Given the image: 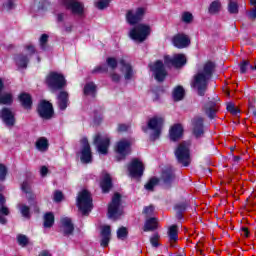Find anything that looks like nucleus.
Segmentation results:
<instances>
[{
    "label": "nucleus",
    "instance_id": "393cba45",
    "mask_svg": "<svg viewBox=\"0 0 256 256\" xmlns=\"http://www.w3.org/2000/svg\"><path fill=\"white\" fill-rule=\"evenodd\" d=\"M100 187H101L103 193H109L110 189L113 187V182H112L111 176L109 174L104 173L102 175Z\"/></svg>",
    "mask_w": 256,
    "mask_h": 256
},
{
    "label": "nucleus",
    "instance_id": "774afa93",
    "mask_svg": "<svg viewBox=\"0 0 256 256\" xmlns=\"http://www.w3.org/2000/svg\"><path fill=\"white\" fill-rule=\"evenodd\" d=\"M40 256H51V253H49L47 250H44L40 253Z\"/></svg>",
    "mask_w": 256,
    "mask_h": 256
},
{
    "label": "nucleus",
    "instance_id": "1a4fd4ad",
    "mask_svg": "<svg viewBox=\"0 0 256 256\" xmlns=\"http://www.w3.org/2000/svg\"><path fill=\"white\" fill-rule=\"evenodd\" d=\"M163 118L162 117H153L148 122V127L152 131H154L153 134H151L152 141H155L156 139H159L161 135V129L163 127Z\"/></svg>",
    "mask_w": 256,
    "mask_h": 256
},
{
    "label": "nucleus",
    "instance_id": "6e6552de",
    "mask_svg": "<svg viewBox=\"0 0 256 256\" xmlns=\"http://www.w3.org/2000/svg\"><path fill=\"white\" fill-rule=\"evenodd\" d=\"M115 151L118 155L117 161L125 159V157H127V155L131 153V141H129L128 139L120 140L115 146Z\"/></svg>",
    "mask_w": 256,
    "mask_h": 256
},
{
    "label": "nucleus",
    "instance_id": "052dcab7",
    "mask_svg": "<svg viewBox=\"0 0 256 256\" xmlns=\"http://www.w3.org/2000/svg\"><path fill=\"white\" fill-rule=\"evenodd\" d=\"M4 7L8 10H11L15 8V4L13 3V0H9L6 4H4Z\"/></svg>",
    "mask_w": 256,
    "mask_h": 256
},
{
    "label": "nucleus",
    "instance_id": "2eb2a0df",
    "mask_svg": "<svg viewBox=\"0 0 256 256\" xmlns=\"http://www.w3.org/2000/svg\"><path fill=\"white\" fill-rule=\"evenodd\" d=\"M62 5L66 7L73 15H83V4L77 0H60Z\"/></svg>",
    "mask_w": 256,
    "mask_h": 256
},
{
    "label": "nucleus",
    "instance_id": "864d4df0",
    "mask_svg": "<svg viewBox=\"0 0 256 256\" xmlns=\"http://www.w3.org/2000/svg\"><path fill=\"white\" fill-rule=\"evenodd\" d=\"M227 111L231 113L232 115H239V108L235 107V104L229 103L227 105Z\"/></svg>",
    "mask_w": 256,
    "mask_h": 256
},
{
    "label": "nucleus",
    "instance_id": "dca6fc26",
    "mask_svg": "<svg viewBox=\"0 0 256 256\" xmlns=\"http://www.w3.org/2000/svg\"><path fill=\"white\" fill-rule=\"evenodd\" d=\"M81 145L83 146L80 157L82 163H91L93 161V155L91 154L89 140H87V138H82Z\"/></svg>",
    "mask_w": 256,
    "mask_h": 256
},
{
    "label": "nucleus",
    "instance_id": "e2e57ef3",
    "mask_svg": "<svg viewBox=\"0 0 256 256\" xmlns=\"http://www.w3.org/2000/svg\"><path fill=\"white\" fill-rule=\"evenodd\" d=\"M47 173H49V169L46 166H42L40 169V175L42 177H45V175H47Z\"/></svg>",
    "mask_w": 256,
    "mask_h": 256
},
{
    "label": "nucleus",
    "instance_id": "603ef678",
    "mask_svg": "<svg viewBox=\"0 0 256 256\" xmlns=\"http://www.w3.org/2000/svg\"><path fill=\"white\" fill-rule=\"evenodd\" d=\"M106 63L110 69H117V59L109 57L106 59Z\"/></svg>",
    "mask_w": 256,
    "mask_h": 256
},
{
    "label": "nucleus",
    "instance_id": "4d7b16f0",
    "mask_svg": "<svg viewBox=\"0 0 256 256\" xmlns=\"http://www.w3.org/2000/svg\"><path fill=\"white\" fill-rule=\"evenodd\" d=\"M117 237L118 239H125V237H127V228L122 227L120 229H118L117 231Z\"/></svg>",
    "mask_w": 256,
    "mask_h": 256
},
{
    "label": "nucleus",
    "instance_id": "6e6d98bb",
    "mask_svg": "<svg viewBox=\"0 0 256 256\" xmlns=\"http://www.w3.org/2000/svg\"><path fill=\"white\" fill-rule=\"evenodd\" d=\"M5 177H7V167L0 164V181H5Z\"/></svg>",
    "mask_w": 256,
    "mask_h": 256
},
{
    "label": "nucleus",
    "instance_id": "423d86ee",
    "mask_svg": "<svg viewBox=\"0 0 256 256\" xmlns=\"http://www.w3.org/2000/svg\"><path fill=\"white\" fill-rule=\"evenodd\" d=\"M46 83L50 89H63L67 82L65 81V76L57 72H51L46 78Z\"/></svg>",
    "mask_w": 256,
    "mask_h": 256
},
{
    "label": "nucleus",
    "instance_id": "0e129e2a",
    "mask_svg": "<svg viewBox=\"0 0 256 256\" xmlns=\"http://www.w3.org/2000/svg\"><path fill=\"white\" fill-rule=\"evenodd\" d=\"M111 79H112V81H114L115 83H118V81H120V79H121V76L119 75V74H112L111 75Z\"/></svg>",
    "mask_w": 256,
    "mask_h": 256
},
{
    "label": "nucleus",
    "instance_id": "4be33fe9",
    "mask_svg": "<svg viewBox=\"0 0 256 256\" xmlns=\"http://www.w3.org/2000/svg\"><path fill=\"white\" fill-rule=\"evenodd\" d=\"M9 208L5 206V196L0 194V224L5 225L7 223V216H9Z\"/></svg>",
    "mask_w": 256,
    "mask_h": 256
},
{
    "label": "nucleus",
    "instance_id": "3c124183",
    "mask_svg": "<svg viewBox=\"0 0 256 256\" xmlns=\"http://www.w3.org/2000/svg\"><path fill=\"white\" fill-rule=\"evenodd\" d=\"M251 5H253L254 7L250 10V12L248 13V17L250 19H256V0H250Z\"/></svg>",
    "mask_w": 256,
    "mask_h": 256
},
{
    "label": "nucleus",
    "instance_id": "b1692460",
    "mask_svg": "<svg viewBox=\"0 0 256 256\" xmlns=\"http://www.w3.org/2000/svg\"><path fill=\"white\" fill-rule=\"evenodd\" d=\"M183 137V126L181 124H174L170 129L171 141H179Z\"/></svg>",
    "mask_w": 256,
    "mask_h": 256
},
{
    "label": "nucleus",
    "instance_id": "7c9ffc66",
    "mask_svg": "<svg viewBox=\"0 0 256 256\" xmlns=\"http://www.w3.org/2000/svg\"><path fill=\"white\" fill-rule=\"evenodd\" d=\"M218 110H219V105H217V103L215 102H209L206 105V115H208L210 119H215V115L217 114Z\"/></svg>",
    "mask_w": 256,
    "mask_h": 256
},
{
    "label": "nucleus",
    "instance_id": "a18cd8bd",
    "mask_svg": "<svg viewBox=\"0 0 256 256\" xmlns=\"http://www.w3.org/2000/svg\"><path fill=\"white\" fill-rule=\"evenodd\" d=\"M187 206L185 204H177L175 209L177 211V219H183V211H185Z\"/></svg>",
    "mask_w": 256,
    "mask_h": 256
},
{
    "label": "nucleus",
    "instance_id": "c85d7f7f",
    "mask_svg": "<svg viewBox=\"0 0 256 256\" xmlns=\"http://www.w3.org/2000/svg\"><path fill=\"white\" fill-rule=\"evenodd\" d=\"M157 227H159V221L157 220V218H149L145 221L143 231H155Z\"/></svg>",
    "mask_w": 256,
    "mask_h": 256
},
{
    "label": "nucleus",
    "instance_id": "c9c22d12",
    "mask_svg": "<svg viewBox=\"0 0 256 256\" xmlns=\"http://www.w3.org/2000/svg\"><path fill=\"white\" fill-rule=\"evenodd\" d=\"M185 97V89L181 86H177L173 91V99L174 101H181Z\"/></svg>",
    "mask_w": 256,
    "mask_h": 256
},
{
    "label": "nucleus",
    "instance_id": "473e14b6",
    "mask_svg": "<svg viewBox=\"0 0 256 256\" xmlns=\"http://www.w3.org/2000/svg\"><path fill=\"white\" fill-rule=\"evenodd\" d=\"M22 217L25 219H31V207L27 206L24 203H19L17 205Z\"/></svg>",
    "mask_w": 256,
    "mask_h": 256
},
{
    "label": "nucleus",
    "instance_id": "e433bc0d",
    "mask_svg": "<svg viewBox=\"0 0 256 256\" xmlns=\"http://www.w3.org/2000/svg\"><path fill=\"white\" fill-rule=\"evenodd\" d=\"M13 103V95L11 93L0 94L1 105H11Z\"/></svg>",
    "mask_w": 256,
    "mask_h": 256
},
{
    "label": "nucleus",
    "instance_id": "37998d69",
    "mask_svg": "<svg viewBox=\"0 0 256 256\" xmlns=\"http://www.w3.org/2000/svg\"><path fill=\"white\" fill-rule=\"evenodd\" d=\"M159 183V180L154 177L151 178L148 183L145 185V189H147V191H153L155 185H157Z\"/></svg>",
    "mask_w": 256,
    "mask_h": 256
},
{
    "label": "nucleus",
    "instance_id": "f3484780",
    "mask_svg": "<svg viewBox=\"0 0 256 256\" xmlns=\"http://www.w3.org/2000/svg\"><path fill=\"white\" fill-rule=\"evenodd\" d=\"M38 113L42 119H51L53 117V105L48 101H41L38 106Z\"/></svg>",
    "mask_w": 256,
    "mask_h": 256
},
{
    "label": "nucleus",
    "instance_id": "2f4dec72",
    "mask_svg": "<svg viewBox=\"0 0 256 256\" xmlns=\"http://www.w3.org/2000/svg\"><path fill=\"white\" fill-rule=\"evenodd\" d=\"M120 65L122 66V73H124L125 79H131V77H133V68L131 67V65L127 64L125 60H121Z\"/></svg>",
    "mask_w": 256,
    "mask_h": 256
},
{
    "label": "nucleus",
    "instance_id": "ea45409f",
    "mask_svg": "<svg viewBox=\"0 0 256 256\" xmlns=\"http://www.w3.org/2000/svg\"><path fill=\"white\" fill-rule=\"evenodd\" d=\"M96 91H97V86H95V84L92 82L87 83L84 87V95L94 96Z\"/></svg>",
    "mask_w": 256,
    "mask_h": 256
},
{
    "label": "nucleus",
    "instance_id": "49530a36",
    "mask_svg": "<svg viewBox=\"0 0 256 256\" xmlns=\"http://www.w3.org/2000/svg\"><path fill=\"white\" fill-rule=\"evenodd\" d=\"M160 239H161V236H159V233H154L150 238V243L152 247H159Z\"/></svg>",
    "mask_w": 256,
    "mask_h": 256
},
{
    "label": "nucleus",
    "instance_id": "5701e85b",
    "mask_svg": "<svg viewBox=\"0 0 256 256\" xmlns=\"http://www.w3.org/2000/svg\"><path fill=\"white\" fill-rule=\"evenodd\" d=\"M57 105L60 111H65L69 107V94L62 91L57 96Z\"/></svg>",
    "mask_w": 256,
    "mask_h": 256
},
{
    "label": "nucleus",
    "instance_id": "cd10ccee",
    "mask_svg": "<svg viewBox=\"0 0 256 256\" xmlns=\"http://www.w3.org/2000/svg\"><path fill=\"white\" fill-rule=\"evenodd\" d=\"M168 237L170 239L171 247H175V243H177L179 239V230L177 228V225H172L169 227Z\"/></svg>",
    "mask_w": 256,
    "mask_h": 256
},
{
    "label": "nucleus",
    "instance_id": "72a5a7b5",
    "mask_svg": "<svg viewBox=\"0 0 256 256\" xmlns=\"http://www.w3.org/2000/svg\"><path fill=\"white\" fill-rule=\"evenodd\" d=\"M36 149L38 151H47L49 149V141L45 137H41L36 141Z\"/></svg>",
    "mask_w": 256,
    "mask_h": 256
},
{
    "label": "nucleus",
    "instance_id": "20e7f679",
    "mask_svg": "<svg viewBox=\"0 0 256 256\" xmlns=\"http://www.w3.org/2000/svg\"><path fill=\"white\" fill-rule=\"evenodd\" d=\"M123 215V208L121 207V194L115 193L112 197V201L108 206L109 219H119Z\"/></svg>",
    "mask_w": 256,
    "mask_h": 256
},
{
    "label": "nucleus",
    "instance_id": "5fc2aeb1",
    "mask_svg": "<svg viewBox=\"0 0 256 256\" xmlns=\"http://www.w3.org/2000/svg\"><path fill=\"white\" fill-rule=\"evenodd\" d=\"M247 69H251V64L249 63V61L244 60L240 64V71L241 73H247Z\"/></svg>",
    "mask_w": 256,
    "mask_h": 256
},
{
    "label": "nucleus",
    "instance_id": "c756f323",
    "mask_svg": "<svg viewBox=\"0 0 256 256\" xmlns=\"http://www.w3.org/2000/svg\"><path fill=\"white\" fill-rule=\"evenodd\" d=\"M19 101L22 107H24V109H31V105H33V100L31 99V95L27 93L20 94Z\"/></svg>",
    "mask_w": 256,
    "mask_h": 256
},
{
    "label": "nucleus",
    "instance_id": "13d9d810",
    "mask_svg": "<svg viewBox=\"0 0 256 256\" xmlns=\"http://www.w3.org/2000/svg\"><path fill=\"white\" fill-rule=\"evenodd\" d=\"M54 201L56 203H60V201H63V192L61 191H55L54 192Z\"/></svg>",
    "mask_w": 256,
    "mask_h": 256
},
{
    "label": "nucleus",
    "instance_id": "7ed1b4c3",
    "mask_svg": "<svg viewBox=\"0 0 256 256\" xmlns=\"http://www.w3.org/2000/svg\"><path fill=\"white\" fill-rule=\"evenodd\" d=\"M151 35V27L145 24H138L129 32V37L137 43H143Z\"/></svg>",
    "mask_w": 256,
    "mask_h": 256
},
{
    "label": "nucleus",
    "instance_id": "f704fd0d",
    "mask_svg": "<svg viewBox=\"0 0 256 256\" xmlns=\"http://www.w3.org/2000/svg\"><path fill=\"white\" fill-rule=\"evenodd\" d=\"M15 62L20 69H25L27 68V63H29V58L23 54H20L16 56Z\"/></svg>",
    "mask_w": 256,
    "mask_h": 256
},
{
    "label": "nucleus",
    "instance_id": "ddd939ff",
    "mask_svg": "<svg viewBox=\"0 0 256 256\" xmlns=\"http://www.w3.org/2000/svg\"><path fill=\"white\" fill-rule=\"evenodd\" d=\"M164 63L165 65L179 68L187 63V58L185 54H175L172 58L171 56H164Z\"/></svg>",
    "mask_w": 256,
    "mask_h": 256
},
{
    "label": "nucleus",
    "instance_id": "a211bd4d",
    "mask_svg": "<svg viewBox=\"0 0 256 256\" xmlns=\"http://www.w3.org/2000/svg\"><path fill=\"white\" fill-rule=\"evenodd\" d=\"M172 43L174 47L178 49H185V47H189L191 40H189V36L185 34H177L173 37Z\"/></svg>",
    "mask_w": 256,
    "mask_h": 256
},
{
    "label": "nucleus",
    "instance_id": "412c9836",
    "mask_svg": "<svg viewBox=\"0 0 256 256\" xmlns=\"http://www.w3.org/2000/svg\"><path fill=\"white\" fill-rule=\"evenodd\" d=\"M203 117L196 116L192 119L193 133L195 137L203 135Z\"/></svg>",
    "mask_w": 256,
    "mask_h": 256
},
{
    "label": "nucleus",
    "instance_id": "bf43d9fd",
    "mask_svg": "<svg viewBox=\"0 0 256 256\" xmlns=\"http://www.w3.org/2000/svg\"><path fill=\"white\" fill-rule=\"evenodd\" d=\"M49 39V36L47 34H43L40 38V46H41V49H45V44L47 43Z\"/></svg>",
    "mask_w": 256,
    "mask_h": 256
},
{
    "label": "nucleus",
    "instance_id": "58836bf2",
    "mask_svg": "<svg viewBox=\"0 0 256 256\" xmlns=\"http://www.w3.org/2000/svg\"><path fill=\"white\" fill-rule=\"evenodd\" d=\"M221 11V2L219 0H214L209 6V13L215 15Z\"/></svg>",
    "mask_w": 256,
    "mask_h": 256
},
{
    "label": "nucleus",
    "instance_id": "bb28decb",
    "mask_svg": "<svg viewBox=\"0 0 256 256\" xmlns=\"http://www.w3.org/2000/svg\"><path fill=\"white\" fill-rule=\"evenodd\" d=\"M61 223H62V229H63L64 235L66 236L72 235L73 231H75V227L71 222V218H67V217L62 218Z\"/></svg>",
    "mask_w": 256,
    "mask_h": 256
},
{
    "label": "nucleus",
    "instance_id": "338daca9",
    "mask_svg": "<svg viewBox=\"0 0 256 256\" xmlns=\"http://www.w3.org/2000/svg\"><path fill=\"white\" fill-rule=\"evenodd\" d=\"M27 51H29L30 55H33V53H35V47H33L32 45H29L26 47Z\"/></svg>",
    "mask_w": 256,
    "mask_h": 256
},
{
    "label": "nucleus",
    "instance_id": "6ab92c4d",
    "mask_svg": "<svg viewBox=\"0 0 256 256\" xmlns=\"http://www.w3.org/2000/svg\"><path fill=\"white\" fill-rule=\"evenodd\" d=\"M161 179L165 187H171V184L175 183V171L173 168H166L163 170Z\"/></svg>",
    "mask_w": 256,
    "mask_h": 256
},
{
    "label": "nucleus",
    "instance_id": "09e8293b",
    "mask_svg": "<svg viewBox=\"0 0 256 256\" xmlns=\"http://www.w3.org/2000/svg\"><path fill=\"white\" fill-rule=\"evenodd\" d=\"M182 21L183 23H191L193 21V14L191 12H183Z\"/></svg>",
    "mask_w": 256,
    "mask_h": 256
},
{
    "label": "nucleus",
    "instance_id": "680f3d73",
    "mask_svg": "<svg viewBox=\"0 0 256 256\" xmlns=\"http://www.w3.org/2000/svg\"><path fill=\"white\" fill-rule=\"evenodd\" d=\"M118 131L119 132L129 131V125H127V124H120L118 126Z\"/></svg>",
    "mask_w": 256,
    "mask_h": 256
},
{
    "label": "nucleus",
    "instance_id": "f03ea898",
    "mask_svg": "<svg viewBox=\"0 0 256 256\" xmlns=\"http://www.w3.org/2000/svg\"><path fill=\"white\" fill-rule=\"evenodd\" d=\"M77 205L82 215H89L91 209H93V198H91V193L87 190L80 192L77 198Z\"/></svg>",
    "mask_w": 256,
    "mask_h": 256
},
{
    "label": "nucleus",
    "instance_id": "39448f33",
    "mask_svg": "<svg viewBox=\"0 0 256 256\" xmlns=\"http://www.w3.org/2000/svg\"><path fill=\"white\" fill-rule=\"evenodd\" d=\"M189 142H182L178 145L175 156L176 159H178V163H181L184 167H189V164L191 163V158L189 156Z\"/></svg>",
    "mask_w": 256,
    "mask_h": 256
},
{
    "label": "nucleus",
    "instance_id": "69168bd1",
    "mask_svg": "<svg viewBox=\"0 0 256 256\" xmlns=\"http://www.w3.org/2000/svg\"><path fill=\"white\" fill-rule=\"evenodd\" d=\"M242 235L243 237H249V229L246 227L242 228Z\"/></svg>",
    "mask_w": 256,
    "mask_h": 256
},
{
    "label": "nucleus",
    "instance_id": "c03bdc74",
    "mask_svg": "<svg viewBox=\"0 0 256 256\" xmlns=\"http://www.w3.org/2000/svg\"><path fill=\"white\" fill-rule=\"evenodd\" d=\"M109 3H111V0H100L95 3V7L100 10L107 9V7H109Z\"/></svg>",
    "mask_w": 256,
    "mask_h": 256
},
{
    "label": "nucleus",
    "instance_id": "de8ad7c7",
    "mask_svg": "<svg viewBox=\"0 0 256 256\" xmlns=\"http://www.w3.org/2000/svg\"><path fill=\"white\" fill-rule=\"evenodd\" d=\"M155 213V206L154 205H150L144 208L143 210V214L146 217H152V215Z\"/></svg>",
    "mask_w": 256,
    "mask_h": 256
},
{
    "label": "nucleus",
    "instance_id": "9b49d317",
    "mask_svg": "<svg viewBox=\"0 0 256 256\" xmlns=\"http://www.w3.org/2000/svg\"><path fill=\"white\" fill-rule=\"evenodd\" d=\"M21 188L22 191L27 195L26 197L31 209H33L34 213H39V206L35 200V194L31 193V183H29V181H24Z\"/></svg>",
    "mask_w": 256,
    "mask_h": 256
},
{
    "label": "nucleus",
    "instance_id": "a878e982",
    "mask_svg": "<svg viewBox=\"0 0 256 256\" xmlns=\"http://www.w3.org/2000/svg\"><path fill=\"white\" fill-rule=\"evenodd\" d=\"M101 237V247H107L111 241V226L102 227Z\"/></svg>",
    "mask_w": 256,
    "mask_h": 256
},
{
    "label": "nucleus",
    "instance_id": "f257e3e1",
    "mask_svg": "<svg viewBox=\"0 0 256 256\" xmlns=\"http://www.w3.org/2000/svg\"><path fill=\"white\" fill-rule=\"evenodd\" d=\"M215 71V63L208 61L204 64L203 69L199 70L194 76L192 81V87L197 89L198 95L203 97L207 91V85H209V80L213 77V72Z\"/></svg>",
    "mask_w": 256,
    "mask_h": 256
},
{
    "label": "nucleus",
    "instance_id": "a19ab883",
    "mask_svg": "<svg viewBox=\"0 0 256 256\" xmlns=\"http://www.w3.org/2000/svg\"><path fill=\"white\" fill-rule=\"evenodd\" d=\"M229 13H239V5L237 4V0H230L228 4Z\"/></svg>",
    "mask_w": 256,
    "mask_h": 256
},
{
    "label": "nucleus",
    "instance_id": "4468645a",
    "mask_svg": "<svg viewBox=\"0 0 256 256\" xmlns=\"http://www.w3.org/2000/svg\"><path fill=\"white\" fill-rule=\"evenodd\" d=\"M144 15H145V8L139 7L135 10H128L126 14V19L130 25H135L136 23H139L141 19H143Z\"/></svg>",
    "mask_w": 256,
    "mask_h": 256
},
{
    "label": "nucleus",
    "instance_id": "aec40b11",
    "mask_svg": "<svg viewBox=\"0 0 256 256\" xmlns=\"http://www.w3.org/2000/svg\"><path fill=\"white\" fill-rule=\"evenodd\" d=\"M0 117L7 127H13L15 125V115L9 110V108L2 109Z\"/></svg>",
    "mask_w": 256,
    "mask_h": 256
},
{
    "label": "nucleus",
    "instance_id": "8fccbe9b",
    "mask_svg": "<svg viewBox=\"0 0 256 256\" xmlns=\"http://www.w3.org/2000/svg\"><path fill=\"white\" fill-rule=\"evenodd\" d=\"M107 64H101L92 70V73H107Z\"/></svg>",
    "mask_w": 256,
    "mask_h": 256
},
{
    "label": "nucleus",
    "instance_id": "79ce46f5",
    "mask_svg": "<svg viewBox=\"0 0 256 256\" xmlns=\"http://www.w3.org/2000/svg\"><path fill=\"white\" fill-rule=\"evenodd\" d=\"M17 241H18V245H20L21 247H27V245H29V238H27L23 234H19L17 236Z\"/></svg>",
    "mask_w": 256,
    "mask_h": 256
},
{
    "label": "nucleus",
    "instance_id": "0eeeda50",
    "mask_svg": "<svg viewBox=\"0 0 256 256\" xmlns=\"http://www.w3.org/2000/svg\"><path fill=\"white\" fill-rule=\"evenodd\" d=\"M94 145H96L98 153L101 155H107L109 145H111V139L108 135L96 134L94 137Z\"/></svg>",
    "mask_w": 256,
    "mask_h": 256
},
{
    "label": "nucleus",
    "instance_id": "4c0bfd02",
    "mask_svg": "<svg viewBox=\"0 0 256 256\" xmlns=\"http://www.w3.org/2000/svg\"><path fill=\"white\" fill-rule=\"evenodd\" d=\"M53 223H55V216L53 213L48 212L44 215V227L49 228L53 227Z\"/></svg>",
    "mask_w": 256,
    "mask_h": 256
},
{
    "label": "nucleus",
    "instance_id": "9d476101",
    "mask_svg": "<svg viewBox=\"0 0 256 256\" xmlns=\"http://www.w3.org/2000/svg\"><path fill=\"white\" fill-rule=\"evenodd\" d=\"M149 67L154 74L156 81H165V77H167V71L165 70V65L163 64V61L158 60L154 64H150Z\"/></svg>",
    "mask_w": 256,
    "mask_h": 256
},
{
    "label": "nucleus",
    "instance_id": "f8f14e48",
    "mask_svg": "<svg viewBox=\"0 0 256 256\" xmlns=\"http://www.w3.org/2000/svg\"><path fill=\"white\" fill-rule=\"evenodd\" d=\"M128 171H129L130 177H133L134 179H137V177H142L143 171H145L143 162H141L137 158L133 159L131 163L128 165Z\"/></svg>",
    "mask_w": 256,
    "mask_h": 256
}]
</instances>
